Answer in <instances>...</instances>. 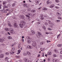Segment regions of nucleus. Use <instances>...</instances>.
<instances>
[{
  "label": "nucleus",
  "instance_id": "nucleus-8",
  "mask_svg": "<svg viewBox=\"0 0 62 62\" xmlns=\"http://www.w3.org/2000/svg\"><path fill=\"white\" fill-rule=\"evenodd\" d=\"M56 14L57 16H59V17H60V16H61V14H60L58 12H57Z\"/></svg>",
  "mask_w": 62,
  "mask_h": 62
},
{
  "label": "nucleus",
  "instance_id": "nucleus-7",
  "mask_svg": "<svg viewBox=\"0 0 62 62\" xmlns=\"http://www.w3.org/2000/svg\"><path fill=\"white\" fill-rule=\"evenodd\" d=\"M23 7H26V8H28V6H27V4L26 3H24L23 5Z\"/></svg>",
  "mask_w": 62,
  "mask_h": 62
},
{
  "label": "nucleus",
  "instance_id": "nucleus-21",
  "mask_svg": "<svg viewBox=\"0 0 62 62\" xmlns=\"http://www.w3.org/2000/svg\"><path fill=\"white\" fill-rule=\"evenodd\" d=\"M48 23L50 24H52V22H51V21L49 20H48Z\"/></svg>",
  "mask_w": 62,
  "mask_h": 62
},
{
  "label": "nucleus",
  "instance_id": "nucleus-13",
  "mask_svg": "<svg viewBox=\"0 0 62 62\" xmlns=\"http://www.w3.org/2000/svg\"><path fill=\"white\" fill-rule=\"evenodd\" d=\"M38 0H36V3L37 5H38L39 4V1H38Z\"/></svg>",
  "mask_w": 62,
  "mask_h": 62
},
{
  "label": "nucleus",
  "instance_id": "nucleus-61",
  "mask_svg": "<svg viewBox=\"0 0 62 62\" xmlns=\"http://www.w3.org/2000/svg\"><path fill=\"white\" fill-rule=\"evenodd\" d=\"M14 44H12V47H13V46H14Z\"/></svg>",
  "mask_w": 62,
  "mask_h": 62
},
{
  "label": "nucleus",
  "instance_id": "nucleus-59",
  "mask_svg": "<svg viewBox=\"0 0 62 62\" xmlns=\"http://www.w3.org/2000/svg\"><path fill=\"white\" fill-rule=\"evenodd\" d=\"M8 15H9V14L8 13L6 15V16H8Z\"/></svg>",
  "mask_w": 62,
  "mask_h": 62
},
{
  "label": "nucleus",
  "instance_id": "nucleus-12",
  "mask_svg": "<svg viewBox=\"0 0 62 62\" xmlns=\"http://www.w3.org/2000/svg\"><path fill=\"white\" fill-rule=\"evenodd\" d=\"M32 45L33 46V47H35V45H36V43L35 42H33L32 44Z\"/></svg>",
  "mask_w": 62,
  "mask_h": 62
},
{
  "label": "nucleus",
  "instance_id": "nucleus-40",
  "mask_svg": "<svg viewBox=\"0 0 62 62\" xmlns=\"http://www.w3.org/2000/svg\"><path fill=\"white\" fill-rule=\"evenodd\" d=\"M23 55H24V56H25L26 55V53H23Z\"/></svg>",
  "mask_w": 62,
  "mask_h": 62
},
{
  "label": "nucleus",
  "instance_id": "nucleus-58",
  "mask_svg": "<svg viewBox=\"0 0 62 62\" xmlns=\"http://www.w3.org/2000/svg\"><path fill=\"white\" fill-rule=\"evenodd\" d=\"M58 19H61V18L60 17H58Z\"/></svg>",
  "mask_w": 62,
  "mask_h": 62
},
{
  "label": "nucleus",
  "instance_id": "nucleus-22",
  "mask_svg": "<svg viewBox=\"0 0 62 62\" xmlns=\"http://www.w3.org/2000/svg\"><path fill=\"white\" fill-rule=\"evenodd\" d=\"M42 9L43 10H46L47 9L46 8H42Z\"/></svg>",
  "mask_w": 62,
  "mask_h": 62
},
{
  "label": "nucleus",
  "instance_id": "nucleus-23",
  "mask_svg": "<svg viewBox=\"0 0 62 62\" xmlns=\"http://www.w3.org/2000/svg\"><path fill=\"white\" fill-rule=\"evenodd\" d=\"M31 32L32 34H35V33L34 31L33 30L31 31Z\"/></svg>",
  "mask_w": 62,
  "mask_h": 62
},
{
  "label": "nucleus",
  "instance_id": "nucleus-44",
  "mask_svg": "<svg viewBox=\"0 0 62 62\" xmlns=\"http://www.w3.org/2000/svg\"><path fill=\"white\" fill-rule=\"evenodd\" d=\"M41 20H44V17H41Z\"/></svg>",
  "mask_w": 62,
  "mask_h": 62
},
{
  "label": "nucleus",
  "instance_id": "nucleus-57",
  "mask_svg": "<svg viewBox=\"0 0 62 62\" xmlns=\"http://www.w3.org/2000/svg\"><path fill=\"white\" fill-rule=\"evenodd\" d=\"M10 11H11V12H12V11H13V9H11L10 10Z\"/></svg>",
  "mask_w": 62,
  "mask_h": 62
},
{
  "label": "nucleus",
  "instance_id": "nucleus-32",
  "mask_svg": "<svg viewBox=\"0 0 62 62\" xmlns=\"http://www.w3.org/2000/svg\"><path fill=\"white\" fill-rule=\"evenodd\" d=\"M62 44H59L58 45V47H61L62 46Z\"/></svg>",
  "mask_w": 62,
  "mask_h": 62
},
{
  "label": "nucleus",
  "instance_id": "nucleus-62",
  "mask_svg": "<svg viewBox=\"0 0 62 62\" xmlns=\"http://www.w3.org/2000/svg\"><path fill=\"white\" fill-rule=\"evenodd\" d=\"M60 54H62V51H61L60 52Z\"/></svg>",
  "mask_w": 62,
  "mask_h": 62
},
{
  "label": "nucleus",
  "instance_id": "nucleus-28",
  "mask_svg": "<svg viewBox=\"0 0 62 62\" xmlns=\"http://www.w3.org/2000/svg\"><path fill=\"white\" fill-rule=\"evenodd\" d=\"M27 42H28V43H30V42H31V41H30V40L29 39L27 40Z\"/></svg>",
  "mask_w": 62,
  "mask_h": 62
},
{
  "label": "nucleus",
  "instance_id": "nucleus-11",
  "mask_svg": "<svg viewBox=\"0 0 62 62\" xmlns=\"http://www.w3.org/2000/svg\"><path fill=\"white\" fill-rule=\"evenodd\" d=\"M27 47L29 49H32V47L30 46H27Z\"/></svg>",
  "mask_w": 62,
  "mask_h": 62
},
{
  "label": "nucleus",
  "instance_id": "nucleus-53",
  "mask_svg": "<svg viewBox=\"0 0 62 62\" xmlns=\"http://www.w3.org/2000/svg\"><path fill=\"white\" fill-rule=\"evenodd\" d=\"M22 41H23V42H24V39H22Z\"/></svg>",
  "mask_w": 62,
  "mask_h": 62
},
{
  "label": "nucleus",
  "instance_id": "nucleus-45",
  "mask_svg": "<svg viewBox=\"0 0 62 62\" xmlns=\"http://www.w3.org/2000/svg\"><path fill=\"white\" fill-rule=\"evenodd\" d=\"M55 1L57 3H58L59 0H55Z\"/></svg>",
  "mask_w": 62,
  "mask_h": 62
},
{
  "label": "nucleus",
  "instance_id": "nucleus-37",
  "mask_svg": "<svg viewBox=\"0 0 62 62\" xmlns=\"http://www.w3.org/2000/svg\"><path fill=\"white\" fill-rule=\"evenodd\" d=\"M14 53H15V52H10V54H14Z\"/></svg>",
  "mask_w": 62,
  "mask_h": 62
},
{
  "label": "nucleus",
  "instance_id": "nucleus-30",
  "mask_svg": "<svg viewBox=\"0 0 62 62\" xmlns=\"http://www.w3.org/2000/svg\"><path fill=\"white\" fill-rule=\"evenodd\" d=\"M54 51L55 53H58V51L56 50V49H54Z\"/></svg>",
  "mask_w": 62,
  "mask_h": 62
},
{
  "label": "nucleus",
  "instance_id": "nucleus-47",
  "mask_svg": "<svg viewBox=\"0 0 62 62\" xmlns=\"http://www.w3.org/2000/svg\"><path fill=\"white\" fill-rule=\"evenodd\" d=\"M12 6L13 7H14V6H15V3H14L12 4Z\"/></svg>",
  "mask_w": 62,
  "mask_h": 62
},
{
  "label": "nucleus",
  "instance_id": "nucleus-43",
  "mask_svg": "<svg viewBox=\"0 0 62 62\" xmlns=\"http://www.w3.org/2000/svg\"><path fill=\"white\" fill-rule=\"evenodd\" d=\"M26 38L27 39H30V38L29 36H27L26 37Z\"/></svg>",
  "mask_w": 62,
  "mask_h": 62
},
{
  "label": "nucleus",
  "instance_id": "nucleus-20",
  "mask_svg": "<svg viewBox=\"0 0 62 62\" xmlns=\"http://www.w3.org/2000/svg\"><path fill=\"white\" fill-rule=\"evenodd\" d=\"M20 52H21V50H18V53H17V54H20Z\"/></svg>",
  "mask_w": 62,
  "mask_h": 62
},
{
  "label": "nucleus",
  "instance_id": "nucleus-18",
  "mask_svg": "<svg viewBox=\"0 0 62 62\" xmlns=\"http://www.w3.org/2000/svg\"><path fill=\"white\" fill-rule=\"evenodd\" d=\"M54 6V4H52L50 6V8H53Z\"/></svg>",
  "mask_w": 62,
  "mask_h": 62
},
{
  "label": "nucleus",
  "instance_id": "nucleus-49",
  "mask_svg": "<svg viewBox=\"0 0 62 62\" xmlns=\"http://www.w3.org/2000/svg\"><path fill=\"white\" fill-rule=\"evenodd\" d=\"M43 42H41V43H40V44L41 45H42V44H43Z\"/></svg>",
  "mask_w": 62,
  "mask_h": 62
},
{
  "label": "nucleus",
  "instance_id": "nucleus-46",
  "mask_svg": "<svg viewBox=\"0 0 62 62\" xmlns=\"http://www.w3.org/2000/svg\"><path fill=\"white\" fill-rule=\"evenodd\" d=\"M45 25H48V24H47V22H45Z\"/></svg>",
  "mask_w": 62,
  "mask_h": 62
},
{
  "label": "nucleus",
  "instance_id": "nucleus-60",
  "mask_svg": "<svg viewBox=\"0 0 62 62\" xmlns=\"http://www.w3.org/2000/svg\"><path fill=\"white\" fill-rule=\"evenodd\" d=\"M40 56V54H39L38 56V57H39Z\"/></svg>",
  "mask_w": 62,
  "mask_h": 62
},
{
  "label": "nucleus",
  "instance_id": "nucleus-50",
  "mask_svg": "<svg viewBox=\"0 0 62 62\" xmlns=\"http://www.w3.org/2000/svg\"><path fill=\"white\" fill-rule=\"evenodd\" d=\"M2 53V51L1 50H0V54Z\"/></svg>",
  "mask_w": 62,
  "mask_h": 62
},
{
  "label": "nucleus",
  "instance_id": "nucleus-9",
  "mask_svg": "<svg viewBox=\"0 0 62 62\" xmlns=\"http://www.w3.org/2000/svg\"><path fill=\"white\" fill-rule=\"evenodd\" d=\"M27 54L28 55H31V53L29 51H27Z\"/></svg>",
  "mask_w": 62,
  "mask_h": 62
},
{
  "label": "nucleus",
  "instance_id": "nucleus-4",
  "mask_svg": "<svg viewBox=\"0 0 62 62\" xmlns=\"http://www.w3.org/2000/svg\"><path fill=\"white\" fill-rule=\"evenodd\" d=\"M14 26L16 28H18V25L16 23H15L14 24Z\"/></svg>",
  "mask_w": 62,
  "mask_h": 62
},
{
  "label": "nucleus",
  "instance_id": "nucleus-24",
  "mask_svg": "<svg viewBox=\"0 0 62 62\" xmlns=\"http://www.w3.org/2000/svg\"><path fill=\"white\" fill-rule=\"evenodd\" d=\"M0 42H4V41L3 39H0Z\"/></svg>",
  "mask_w": 62,
  "mask_h": 62
},
{
  "label": "nucleus",
  "instance_id": "nucleus-31",
  "mask_svg": "<svg viewBox=\"0 0 62 62\" xmlns=\"http://www.w3.org/2000/svg\"><path fill=\"white\" fill-rule=\"evenodd\" d=\"M5 30L6 31H8L9 30V29L7 28H6V29H5Z\"/></svg>",
  "mask_w": 62,
  "mask_h": 62
},
{
  "label": "nucleus",
  "instance_id": "nucleus-3",
  "mask_svg": "<svg viewBox=\"0 0 62 62\" xmlns=\"http://www.w3.org/2000/svg\"><path fill=\"white\" fill-rule=\"evenodd\" d=\"M9 29L10 30V32L11 33H13L14 31L13 29L11 28H9Z\"/></svg>",
  "mask_w": 62,
  "mask_h": 62
},
{
  "label": "nucleus",
  "instance_id": "nucleus-56",
  "mask_svg": "<svg viewBox=\"0 0 62 62\" xmlns=\"http://www.w3.org/2000/svg\"><path fill=\"white\" fill-rule=\"evenodd\" d=\"M37 21H39V19H37Z\"/></svg>",
  "mask_w": 62,
  "mask_h": 62
},
{
  "label": "nucleus",
  "instance_id": "nucleus-48",
  "mask_svg": "<svg viewBox=\"0 0 62 62\" xmlns=\"http://www.w3.org/2000/svg\"><path fill=\"white\" fill-rule=\"evenodd\" d=\"M47 4H49V3H50V2H49V1H47Z\"/></svg>",
  "mask_w": 62,
  "mask_h": 62
},
{
  "label": "nucleus",
  "instance_id": "nucleus-41",
  "mask_svg": "<svg viewBox=\"0 0 62 62\" xmlns=\"http://www.w3.org/2000/svg\"><path fill=\"white\" fill-rule=\"evenodd\" d=\"M27 15L28 16H31V13H28Z\"/></svg>",
  "mask_w": 62,
  "mask_h": 62
},
{
  "label": "nucleus",
  "instance_id": "nucleus-38",
  "mask_svg": "<svg viewBox=\"0 0 62 62\" xmlns=\"http://www.w3.org/2000/svg\"><path fill=\"white\" fill-rule=\"evenodd\" d=\"M53 56L54 57H56V55L55 54H54L53 55Z\"/></svg>",
  "mask_w": 62,
  "mask_h": 62
},
{
  "label": "nucleus",
  "instance_id": "nucleus-15",
  "mask_svg": "<svg viewBox=\"0 0 62 62\" xmlns=\"http://www.w3.org/2000/svg\"><path fill=\"white\" fill-rule=\"evenodd\" d=\"M24 60L25 61V62H28V59H27V58H25L24 59Z\"/></svg>",
  "mask_w": 62,
  "mask_h": 62
},
{
  "label": "nucleus",
  "instance_id": "nucleus-19",
  "mask_svg": "<svg viewBox=\"0 0 62 62\" xmlns=\"http://www.w3.org/2000/svg\"><path fill=\"white\" fill-rule=\"evenodd\" d=\"M8 39H12V37L10 36H9L8 37Z\"/></svg>",
  "mask_w": 62,
  "mask_h": 62
},
{
  "label": "nucleus",
  "instance_id": "nucleus-55",
  "mask_svg": "<svg viewBox=\"0 0 62 62\" xmlns=\"http://www.w3.org/2000/svg\"><path fill=\"white\" fill-rule=\"evenodd\" d=\"M8 1V2H10L11 1V0H7Z\"/></svg>",
  "mask_w": 62,
  "mask_h": 62
},
{
  "label": "nucleus",
  "instance_id": "nucleus-5",
  "mask_svg": "<svg viewBox=\"0 0 62 62\" xmlns=\"http://www.w3.org/2000/svg\"><path fill=\"white\" fill-rule=\"evenodd\" d=\"M53 62H58L59 61L57 59H53L52 60Z\"/></svg>",
  "mask_w": 62,
  "mask_h": 62
},
{
  "label": "nucleus",
  "instance_id": "nucleus-63",
  "mask_svg": "<svg viewBox=\"0 0 62 62\" xmlns=\"http://www.w3.org/2000/svg\"><path fill=\"white\" fill-rule=\"evenodd\" d=\"M48 29L49 30H51V28H48Z\"/></svg>",
  "mask_w": 62,
  "mask_h": 62
},
{
  "label": "nucleus",
  "instance_id": "nucleus-6",
  "mask_svg": "<svg viewBox=\"0 0 62 62\" xmlns=\"http://www.w3.org/2000/svg\"><path fill=\"white\" fill-rule=\"evenodd\" d=\"M0 11L1 12H4L5 13H6L7 12L4 9V10H0Z\"/></svg>",
  "mask_w": 62,
  "mask_h": 62
},
{
  "label": "nucleus",
  "instance_id": "nucleus-36",
  "mask_svg": "<svg viewBox=\"0 0 62 62\" xmlns=\"http://www.w3.org/2000/svg\"><path fill=\"white\" fill-rule=\"evenodd\" d=\"M40 16L41 17H43V15L42 14H41L40 15Z\"/></svg>",
  "mask_w": 62,
  "mask_h": 62
},
{
  "label": "nucleus",
  "instance_id": "nucleus-35",
  "mask_svg": "<svg viewBox=\"0 0 62 62\" xmlns=\"http://www.w3.org/2000/svg\"><path fill=\"white\" fill-rule=\"evenodd\" d=\"M27 10L28 11H30V10H31V8H27Z\"/></svg>",
  "mask_w": 62,
  "mask_h": 62
},
{
  "label": "nucleus",
  "instance_id": "nucleus-54",
  "mask_svg": "<svg viewBox=\"0 0 62 62\" xmlns=\"http://www.w3.org/2000/svg\"><path fill=\"white\" fill-rule=\"evenodd\" d=\"M1 32L2 34H4V31H2Z\"/></svg>",
  "mask_w": 62,
  "mask_h": 62
},
{
  "label": "nucleus",
  "instance_id": "nucleus-10",
  "mask_svg": "<svg viewBox=\"0 0 62 62\" xmlns=\"http://www.w3.org/2000/svg\"><path fill=\"white\" fill-rule=\"evenodd\" d=\"M8 25L9 27L12 26V25H11V24H10V22H8Z\"/></svg>",
  "mask_w": 62,
  "mask_h": 62
},
{
  "label": "nucleus",
  "instance_id": "nucleus-16",
  "mask_svg": "<svg viewBox=\"0 0 62 62\" xmlns=\"http://www.w3.org/2000/svg\"><path fill=\"white\" fill-rule=\"evenodd\" d=\"M31 12H32V13H35V12H36V10H32L31 11Z\"/></svg>",
  "mask_w": 62,
  "mask_h": 62
},
{
  "label": "nucleus",
  "instance_id": "nucleus-64",
  "mask_svg": "<svg viewBox=\"0 0 62 62\" xmlns=\"http://www.w3.org/2000/svg\"><path fill=\"white\" fill-rule=\"evenodd\" d=\"M37 23L38 24H40V23L39 22H38Z\"/></svg>",
  "mask_w": 62,
  "mask_h": 62
},
{
  "label": "nucleus",
  "instance_id": "nucleus-1",
  "mask_svg": "<svg viewBox=\"0 0 62 62\" xmlns=\"http://www.w3.org/2000/svg\"><path fill=\"white\" fill-rule=\"evenodd\" d=\"M19 25L21 28H23V26L25 27L26 26V23L23 21H22L20 22V23L19 24Z\"/></svg>",
  "mask_w": 62,
  "mask_h": 62
},
{
  "label": "nucleus",
  "instance_id": "nucleus-27",
  "mask_svg": "<svg viewBox=\"0 0 62 62\" xmlns=\"http://www.w3.org/2000/svg\"><path fill=\"white\" fill-rule=\"evenodd\" d=\"M8 57H6L5 58V61H8Z\"/></svg>",
  "mask_w": 62,
  "mask_h": 62
},
{
  "label": "nucleus",
  "instance_id": "nucleus-42",
  "mask_svg": "<svg viewBox=\"0 0 62 62\" xmlns=\"http://www.w3.org/2000/svg\"><path fill=\"white\" fill-rule=\"evenodd\" d=\"M43 29H44L45 30H46V27L45 26H43Z\"/></svg>",
  "mask_w": 62,
  "mask_h": 62
},
{
  "label": "nucleus",
  "instance_id": "nucleus-2",
  "mask_svg": "<svg viewBox=\"0 0 62 62\" xmlns=\"http://www.w3.org/2000/svg\"><path fill=\"white\" fill-rule=\"evenodd\" d=\"M19 17L21 19H24L25 18L24 16V15H21Z\"/></svg>",
  "mask_w": 62,
  "mask_h": 62
},
{
  "label": "nucleus",
  "instance_id": "nucleus-39",
  "mask_svg": "<svg viewBox=\"0 0 62 62\" xmlns=\"http://www.w3.org/2000/svg\"><path fill=\"white\" fill-rule=\"evenodd\" d=\"M25 16L27 17H28V18H30V16H28V15H26Z\"/></svg>",
  "mask_w": 62,
  "mask_h": 62
},
{
  "label": "nucleus",
  "instance_id": "nucleus-34",
  "mask_svg": "<svg viewBox=\"0 0 62 62\" xmlns=\"http://www.w3.org/2000/svg\"><path fill=\"white\" fill-rule=\"evenodd\" d=\"M4 7L5 8H8V6H7L4 5Z\"/></svg>",
  "mask_w": 62,
  "mask_h": 62
},
{
  "label": "nucleus",
  "instance_id": "nucleus-33",
  "mask_svg": "<svg viewBox=\"0 0 62 62\" xmlns=\"http://www.w3.org/2000/svg\"><path fill=\"white\" fill-rule=\"evenodd\" d=\"M60 20H57L56 21V23H59L60 22Z\"/></svg>",
  "mask_w": 62,
  "mask_h": 62
},
{
  "label": "nucleus",
  "instance_id": "nucleus-51",
  "mask_svg": "<svg viewBox=\"0 0 62 62\" xmlns=\"http://www.w3.org/2000/svg\"><path fill=\"white\" fill-rule=\"evenodd\" d=\"M55 8H59V7L57 6L55 7Z\"/></svg>",
  "mask_w": 62,
  "mask_h": 62
},
{
  "label": "nucleus",
  "instance_id": "nucleus-17",
  "mask_svg": "<svg viewBox=\"0 0 62 62\" xmlns=\"http://www.w3.org/2000/svg\"><path fill=\"white\" fill-rule=\"evenodd\" d=\"M6 3H7V2L6 1H3V5H5Z\"/></svg>",
  "mask_w": 62,
  "mask_h": 62
},
{
  "label": "nucleus",
  "instance_id": "nucleus-29",
  "mask_svg": "<svg viewBox=\"0 0 62 62\" xmlns=\"http://www.w3.org/2000/svg\"><path fill=\"white\" fill-rule=\"evenodd\" d=\"M37 33L39 35H41V33H40V32H37Z\"/></svg>",
  "mask_w": 62,
  "mask_h": 62
},
{
  "label": "nucleus",
  "instance_id": "nucleus-14",
  "mask_svg": "<svg viewBox=\"0 0 62 62\" xmlns=\"http://www.w3.org/2000/svg\"><path fill=\"white\" fill-rule=\"evenodd\" d=\"M4 55L3 54H1L0 55V58H2L4 57Z\"/></svg>",
  "mask_w": 62,
  "mask_h": 62
},
{
  "label": "nucleus",
  "instance_id": "nucleus-52",
  "mask_svg": "<svg viewBox=\"0 0 62 62\" xmlns=\"http://www.w3.org/2000/svg\"><path fill=\"white\" fill-rule=\"evenodd\" d=\"M28 21H30V18H28Z\"/></svg>",
  "mask_w": 62,
  "mask_h": 62
},
{
  "label": "nucleus",
  "instance_id": "nucleus-26",
  "mask_svg": "<svg viewBox=\"0 0 62 62\" xmlns=\"http://www.w3.org/2000/svg\"><path fill=\"white\" fill-rule=\"evenodd\" d=\"M15 50V48H13L11 50V52H13V51H14Z\"/></svg>",
  "mask_w": 62,
  "mask_h": 62
},
{
  "label": "nucleus",
  "instance_id": "nucleus-25",
  "mask_svg": "<svg viewBox=\"0 0 62 62\" xmlns=\"http://www.w3.org/2000/svg\"><path fill=\"white\" fill-rule=\"evenodd\" d=\"M47 54L48 55H51V54H52V52H49L47 53Z\"/></svg>",
  "mask_w": 62,
  "mask_h": 62
}]
</instances>
